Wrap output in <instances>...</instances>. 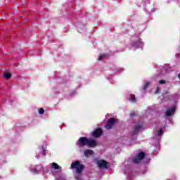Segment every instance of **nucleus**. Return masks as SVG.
I'll return each mask as SVG.
<instances>
[{
  "instance_id": "8",
  "label": "nucleus",
  "mask_w": 180,
  "mask_h": 180,
  "mask_svg": "<svg viewBox=\"0 0 180 180\" xmlns=\"http://www.w3.org/2000/svg\"><path fill=\"white\" fill-rule=\"evenodd\" d=\"M94 154V151L92 150H87L84 151L85 157H89V155H92Z\"/></svg>"
},
{
  "instance_id": "3",
  "label": "nucleus",
  "mask_w": 180,
  "mask_h": 180,
  "mask_svg": "<svg viewBox=\"0 0 180 180\" xmlns=\"http://www.w3.org/2000/svg\"><path fill=\"white\" fill-rule=\"evenodd\" d=\"M146 156V154H144L143 152H141L139 153V155L133 160V162H135V164H138V162H140L143 158Z\"/></svg>"
},
{
  "instance_id": "10",
  "label": "nucleus",
  "mask_w": 180,
  "mask_h": 180,
  "mask_svg": "<svg viewBox=\"0 0 180 180\" xmlns=\"http://www.w3.org/2000/svg\"><path fill=\"white\" fill-rule=\"evenodd\" d=\"M11 77H12V75H11V73L9 72H6L4 74V77L6 78V79H9Z\"/></svg>"
},
{
  "instance_id": "14",
  "label": "nucleus",
  "mask_w": 180,
  "mask_h": 180,
  "mask_svg": "<svg viewBox=\"0 0 180 180\" xmlns=\"http://www.w3.org/2000/svg\"><path fill=\"white\" fill-rule=\"evenodd\" d=\"M161 134H162V129L159 130L158 132V136H161Z\"/></svg>"
},
{
  "instance_id": "12",
  "label": "nucleus",
  "mask_w": 180,
  "mask_h": 180,
  "mask_svg": "<svg viewBox=\"0 0 180 180\" xmlns=\"http://www.w3.org/2000/svg\"><path fill=\"white\" fill-rule=\"evenodd\" d=\"M39 113L40 115H43V113H44V110L43 108H40V109L39 110Z\"/></svg>"
},
{
  "instance_id": "1",
  "label": "nucleus",
  "mask_w": 180,
  "mask_h": 180,
  "mask_svg": "<svg viewBox=\"0 0 180 180\" xmlns=\"http://www.w3.org/2000/svg\"><path fill=\"white\" fill-rule=\"evenodd\" d=\"M79 147H84V146H88V147H96V141L92 139H88L86 137H82L77 142Z\"/></svg>"
},
{
  "instance_id": "17",
  "label": "nucleus",
  "mask_w": 180,
  "mask_h": 180,
  "mask_svg": "<svg viewBox=\"0 0 180 180\" xmlns=\"http://www.w3.org/2000/svg\"><path fill=\"white\" fill-rule=\"evenodd\" d=\"M76 179L81 180V179H79V178H78V177H76Z\"/></svg>"
},
{
  "instance_id": "15",
  "label": "nucleus",
  "mask_w": 180,
  "mask_h": 180,
  "mask_svg": "<svg viewBox=\"0 0 180 180\" xmlns=\"http://www.w3.org/2000/svg\"><path fill=\"white\" fill-rule=\"evenodd\" d=\"M158 92H160V88H158V89H156L155 94H158Z\"/></svg>"
},
{
  "instance_id": "4",
  "label": "nucleus",
  "mask_w": 180,
  "mask_h": 180,
  "mask_svg": "<svg viewBox=\"0 0 180 180\" xmlns=\"http://www.w3.org/2000/svg\"><path fill=\"white\" fill-rule=\"evenodd\" d=\"M115 122H116V120L115 118H110L107 122V124L105 125V129L107 130H110L112 127H113V124H115Z\"/></svg>"
},
{
  "instance_id": "7",
  "label": "nucleus",
  "mask_w": 180,
  "mask_h": 180,
  "mask_svg": "<svg viewBox=\"0 0 180 180\" xmlns=\"http://www.w3.org/2000/svg\"><path fill=\"white\" fill-rule=\"evenodd\" d=\"M175 106H173L170 109L167 110L166 116H171L172 115H174V113H175Z\"/></svg>"
},
{
  "instance_id": "2",
  "label": "nucleus",
  "mask_w": 180,
  "mask_h": 180,
  "mask_svg": "<svg viewBox=\"0 0 180 180\" xmlns=\"http://www.w3.org/2000/svg\"><path fill=\"white\" fill-rule=\"evenodd\" d=\"M71 168H72V169H76V172L77 174H81V172H82V169H84V165H82L79 162L76 161L72 163Z\"/></svg>"
},
{
  "instance_id": "9",
  "label": "nucleus",
  "mask_w": 180,
  "mask_h": 180,
  "mask_svg": "<svg viewBox=\"0 0 180 180\" xmlns=\"http://www.w3.org/2000/svg\"><path fill=\"white\" fill-rule=\"evenodd\" d=\"M51 167H52V168H53V169H60V166H58V165H57V163L53 162L51 164Z\"/></svg>"
},
{
  "instance_id": "6",
  "label": "nucleus",
  "mask_w": 180,
  "mask_h": 180,
  "mask_svg": "<svg viewBox=\"0 0 180 180\" xmlns=\"http://www.w3.org/2000/svg\"><path fill=\"white\" fill-rule=\"evenodd\" d=\"M101 135H102V129L101 128H98L92 134V136L94 137H99Z\"/></svg>"
},
{
  "instance_id": "16",
  "label": "nucleus",
  "mask_w": 180,
  "mask_h": 180,
  "mask_svg": "<svg viewBox=\"0 0 180 180\" xmlns=\"http://www.w3.org/2000/svg\"><path fill=\"white\" fill-rule=\"evenodd\" d=\"M165 82V80H160V84H164Z\"/></svg>"
},
{
  "instance_id": "5",
  "label": "nucleus",
  "mask_w": 180,
  "mask_h": 180,
  "mask_svg": "<svg viewBox=\"0 0 180 180\" xmlns=\"http://www.w3.org/2000/svg\"><path fill=\"white\" fill-rule=\"evenodd\" d=\"M97 165L98 168H108V162L105 160H97Z\"/></svg>"
},
{
  "instance_id": "11",
  "label": "nucleus",
  "mask_w": 180,
  "mask_h": 180,
  "mask_svg": "<svg viewBox=\"0 0 180 180\" xmlns=\"http://www.w3.org/2000/svg\"><path fill=\"white\" fill-rule=\"evenodd\" d=\"M129 101H131V102H136V97L134 95H130Z\"/></svg>"
},
{
  "instance_id": "13",
  "label": "nucleus",
  "mask_w": 180,
  "mask_h": 180,
  "mask_svg": "<svg viewBox=\"0 0 180 180\" xmlns=\"http://www.w3.org/2000/svg\"><path fill=\"white\" fill-rule=\"evenodd\" d=\"M103 57H105V55H101V56H100L98 57V60L99 61H101V60H102V58H103Z\"/></svg>"
},
{
  "instance_id": "19",
  "label": "nucleus",
  "mask_w": 180,
  "mask_h": 180,
  "mask_svg": "<svg viewBox=\"0 0 180 180\" xmlns=\"http://www.w3.org/2000/svg\"><path fill=\"white\" fill-rule=\"evenodd\" d=\"M178 77H179V79H180V74L178 75Z\"/></svg>"
},
{
  "instance_id": "18",
  "label": "nucleus",
  "mask_w": 180,
  "mask_h": 180,
  "mask_svg": "<svg viewBox=\"0 0 180 180\" xmlns=\"http://www.w3.org/2000/svg\"><path fill=\"white\" fill-rule=\"evenodd\" d=\"M146 86H148V82L146 83Z\"/></svg>"
}]
</instances>
